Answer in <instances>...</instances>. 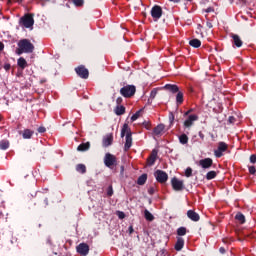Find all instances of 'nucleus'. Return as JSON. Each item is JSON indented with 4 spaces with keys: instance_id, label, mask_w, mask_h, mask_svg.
<instances>
[{
    "instance_id": "nucleus-1",
    "label": "nucleus",
    "mask_w": 256,
    "mask_h": 256,
    "mask_svg": "<svg viewBox=\"0 0 256 256\" xmlns=\"http://www.w3.org/2000/svg\"><path fill=\"white\" fill-rule=\"evenodd\" d=\"M17 46V55H23V53H33L35 51V45H33V43H31V40L29 39H21L18 42Z\"/></svg>"
},
{
    "instance_id": "nucleus-2",
    "label": "nucleus",
    "mask_w": 256,
    "mask_h": 256,
    "mask_svg": "<svg viewBox=\"0 0 256 256\" xmlns=\"http://www.w3.org/2000/svg\"><path fill=\"white\" fill-rule=\"evenodd\" d=\"M126 135V141L124 144V151L127 152L131 149L132 145H133V137H132V133H131V129L129 128V124L125 123L122 127L121 130V137H125Z\"/></svg>"
},
{
    "instance_id": "nucleus-3",
    "label": "nucleus",
    "mask_w": 256,
    "mask_h": 256,
    "mask_svg": "<svg viewBox=\"0 0 256 256\" xmlns=\"http://www.w3.org/2000/svg\"><path fill=\"white\" fill-rule=\"evenodd\" d=\"M35 205H38L41 209H45L49 205V195L45 192H37Z\"/></svg>"
},
{
    "instance_id": "nucleus-4",
    "label": "nucleus",
    "mask_w": 256,
    "mask_h": 256,
    "mask_svg": "<svg viewBox=\"0 0 256 256\" xmlns=\"http://www.w3.org/2000/svg\"><path fill=\"white\" fill-rule=\"evenodd\" d=\"M34 15L31 13L25 14L20 18V23L26 29H31L33 25H35V19H33Z\"/></svg>"
},
{
    "instance_id": "nucleus-5",
    "label": "nucleus",
    "mask_w": 256,
    "mask_h": 256,
    "mask_svg": "<svg viewBox=\"0 0 256 256\" xmlns=\"http://www.w3.org/2000/svg\"><path fill=\"white\" fill-rule=\"evenodd\" d=\"M137 88L134 85H126L120 89V94L122 97L129 99L135 95Z\"/></svg>"
},
{
    "instance_id": "nucleus-6",
    "label": "nucleus",
    "mask_w": 256,
    "mask_h": 256,
    "mask_svg": "<svg viewBox=\"0 0 256 256\" xmlns=\"http://www.w3.org/2000/svg\"><path fill=\"white\" fill-rule=\"evenodd\" d=\"M104 165L109 169H113L117 165V157L111 153H106L104 156Z\"/></svg>"
},
{
    "instance_id": "nucleus-7",
    "label": "nucleus",
    "mask_w": 256,
    "mask_h": 256,
    "mask_svg": "<svg viewBox=\"0 0 256 256\" xmlns=\"http://www.w3.org/2000/svg\"><path fill=\"white\" fill-rule=\"evenodd\" d=\"M154 177L156 181L161 184L167 183V180L169 179V175L163 170H156L154 172Z\"/></svg>"
},
{
    "instance_id": "nucleus-8",
    "label": "nucleus",
    "mask_w": 256,
    "mask_h": 256,
    "mask_svg": "<svg viewBox=\"0 0 256 256\" xmlns=\"http://www.w3.org/2000/svg\"><path fill=\"white\" fill-rule=\"evenodd\" d=\"M227 149H229V146L227 145V143L219 142L218 148L216 150H214L215 157H217L218 159L223 157V153H225V151H227Z\"/></svg>"
},
{
    "instance_id": "nucleus-9",
    "label": "nucleus",
    "mask_w": 256,
    "mask_h": 256,
    "mask_svg": "<svg viewBox=\"0 0 256 256\" xmlns=\"http://www.w3.org/2000/svg\"><path fill=\"white\" fill-rule=\"evenodd\" d=\"M171 185L174 191H183V189H185L183 180H179L177 177L171 179Z\"/></svg>"
},
{
    "instance_id": "nucleus-10",
    "label": "nucleus",
    "mask_w": 256,
    "mask_h": 256,
    "mask_svg": "<svg viewBox=\"0 0 256 256\" xmlns=\"http://www.w3.org/2000/svg\"><path fill=\"white\" fill-rule=\"evenodd\" d=\"M76 74L81 79H89V70L84 65H80L75 68Z\"/></svg>"
},
{
    "instance_id": "nucleus-11",
    "label": "nucleus",
    "mask_w": 256,
    "mask_h": 256,
    "mask_svg": "<svg viewBox=\"0 0 256 256\" xmlns=\"http://www.w3.org/2000/svg\"><path fill=\"white\" fill-rule=\"evenodd\" d=\"M198 120H199V116H197L196 114H191L184 121L183 125H184L185 129H191V127H193L195 121H198Z\"/></svg>"
},
{
    "instance_id": "nucleus-12",
    "label": "nucleus",
    "mask_w": 256,
    "mask_h": 256,
    "mask_svg": "<svg viewBox=\"0 0 256 256\" xmlns=\"http://www.w3.org/2000/svg\"><path fill=\"white\" fill-rule=\"evenodd\" d=\"M151 16L156 20L163 17V8H161L159 5H154L151 9Z\"/></svg>"
},
{
    "instance_id": "nucleus-13",
    "label": "nucleus",
    "mask_w": 256,
    "mask_h": 256,
    "mask_svg": "<svg viewBox=\"0 0 256 256\" xmlns=\"http://www.w3.org/2000/svg\"><path fill=\"white\" fill-rule=\"evenodd\" d=\"M76 251L79 253V255L87 256L89 255V245L87 243H80L76 247Z\"/></svg>"
},
{
    "instance_id": "nucleus-14",
    "label": "nucleus",
    "mask_w": 256,
    "mask_h": 256,
    "mask_svg": "<svg viewBox=\"0 0 256 256\" xmlns=\"http://www.w3.org/2000/svg\"><path fill=\"white\" fill-rule=\"evenodd\" d=\"M159 151L157 149H153L149 157L147 158L148 167H153L155 165V161H157V155Z\"/></svg>"
},
{
    "instance_id": "nucleus-15",
    "label": "nucleus",
    "mask_w": 256,
    "mask_h": 256,
    "mask_svg": "<svg viewBox=\"0 0 256 256\" xmlns=\"http://www.w3.org/2000/svg\"><path fill=\"white\" fill-rule=\"evenodd\" d=\"M199 166L202 169H211L213 167V159L211 158H204L199 161Z\"/></svg>"
},
{
    "instance_id": "nucleus-16",
    "label": "nucleus",
    "mask_w": 256,
    "mask_h": 256,
    "mask_svg": "<svg viewBox=\"0 0 256 256\" xmlns=\"http://www.w3.org/2000/svg\"><path fill=\"white\" fill-rule=\"evenodd\" d=\"M187 217L190 221H194V223H197V221L201 219V216H199V213L195 212V210H188Z\"/></svg>"
},
{
    "instance_id": "nucleus-17",
    "label": "nucleus",
    "mask_w": 256,
    "mask_h": 256,
    "mask_svg": "<svg viewBox=\"0 0 256 256\" xmlns=\"http://www.w3.org/2000/svg\"><path fill=\"white\" fill-rule=\"evenodd\" d=\"M232 37V43L235 45V47H243V40H241V37L237 34H231Z\"/></svg>"
},
{
    "instance_id": "nucleus-18",
    "label": "nucleus",
    "mask_w": 256,
    "mask_h": 256,
    "mask_svg": "<svg viewBox=\"0 0 256 256\" xmlns=\"http://www.w3.org/2000/svg\"><path fill=\"white\" fill-rule=\"evenodd\" d=\"M165 91H169V93L175 94L180 91L179 86L176 84H166L164 86Z\"/></svg>"
},
{
    "instance_id": "nucleus-19",
    "label": "nucleus",
    "mask_w": 256,
    "mask_h": 256,
    "mask_svg": "<svg viewBox=\"0 0 256 256\" xmlns=\"http://www.w3.org/2000/svg\"><path fill=\"white\" fill-rule=\"evenodd\" d=\"M183 247H185V239H183L182 237H177V241L174 246V249L176 251H181L183 249Z\"/></svg>"
},
{
    "instance_id": "nucleus-20",
    "label": "nucleus",
    "mask_w": 256,
    "mask_h": 256,
    "mask_svg": "<svg viewBox=\"0 0 256 256\" xmlns=\"http://www.w3.org/2000/svg\"><path fill=\"white\" fill-rule=\"evenodd\" d=\"M22 135L23 139H31L35 132L31 129H25L23 132H19Z\"/></svg>"
},
{
    "instance_id": "nucleus-21",
    "label": "nucleus",
    "mask_w": 256,
    "mask_h": 256,
    "mask_svg": "<svg viewBox=\"0 0 256 256\" xmlns=\"http://www.w3.org/2000/svg\"><path fill=\"white\" fill-rule=\"evenodd\" d=\"M110 145H113V134H108L103 138V146L109 147Z\"/></svg>"
},
{
    "instance_id": "nucleus-22",
    "label": "nucleus",
    "mask_w": 256,
    "mask_h": 256,
    "mask_svg": "<svg viewBox=\"0 0 256 256\" xmlns=\"http://www.w3.org/2000/svg\"><path fill=\"white\" fill-rule=\"evenodd\" d=\"M165 131V125L164 124H158L154 129L153 133L154 135H161Z\"/></svg>"
},
{
    "instance_id": "nucleus-23",
    "label": "nucleus",
    "mask_w": 256,
    "mask_h": 256,
    "mask_svg": "<svg viewBox=\"0 0 256 256\" xmlns=\"http://www.w3.org/2000/svg\"><path fill=\"white\" fill-rule=\"evenodd\" d=\"M177 95H176V104L177 105H183V101H184V93L183 91H178L176 92Z\"/></svg>"
},
{
    "instance_id": "nucleus-24",
    "label": "nucleus",
    "mask_w": 256,
    "mask_h": 256,
    "mask_svg": "<svg viewBox=\"0 0 256 256\" xmlns=\"http://www.w3.org/2000/svg\"><path fill=\"white\" fill-rule=\"evenodd\" d=\"M189 45L194 47V49H199V47H201V40L194 38L189 41Z\"/></svg>"
},
{
    "instance_id": "nucleus-25",
    "label": "nucleus",
    "mask_w": 256,
    "mask_h": 256,
    "mask_svg": "<svg viewBox=\"0 0 256 256\" xmlns=\"http://www.w3.org/2000/svg\"><path fill=\"white\" fill-rule=\"evenodd\" d=\"M179 143H181V145H187V143H189V136H187V134H181L179 137Z\"/></svg>"
},
{
    "instance_id": "nucleus-26",
    "label": "nucleus",
    "mask_w": 256,
    "mask_h": 256,
    "mask_svg": "<svg viewBox=\"0 0 256 256\" xmlns=\"http://www.w3.org/2000/svg\"><path fill=\"white\" fill-rule=\"evenodd\" d=\"M90 147H91V143L89 142L82 143L77 147V151H89Z\"/></svg>"
},
{
    "instance_id": "nucleus-27",
    "label": "nucleus",
    "mask_w": 256,
    "mask_h": 256,
    "mask_svg": "<svg viewBox=\"0 0 256 256\" xmlns=\"http://www.w3.org/2000/svg\"><path fill=\"white\" fill-rule=\"evenodd\" d=\"M76 171L83 175V174L87 173V166H85V164H77Z\"/></svg>"
},
{
    "instance_id": "nucleus-28",
    "label": "nucleus",
    "mask_w": 256,
    "mask_h": 256,
    "mask_svg": "<svg viewBox=\"0 0 256 256\" xmlns=\"http://www.w3.org/2000/svg\"><path fill=\"white\" fill-rule=\"evenodd\" d=\"M17 65L20 67V69H25L27 67V60H25L23 57H20L17 61Z\"/></svg>"
},
{
    "instance_id": "nucleus-29",
    "label": "nucleus",
    "mask_w": 256,
    "mask_h": 256,
    "mask_svg": "<svg viewBox=\"0 0 256 256\" xmlns=\"http://www.w3.org/2000/svg\"><path fill=\"white\" fill-rule=\"evenodd\" d=\"M114 113L116 115H125V106H116Z\"/></svg>"
},
{
    "instance_id": "nucleus-30",
    "label": "nucleus",
    "mask_w": 256,
    "mask_h": 256,
    "mask_svg": "<svg viewBox=\"0 0 256 256\" xmlns=\"http://www.w3.org/2000/svg\"><path fill=\"white\" fill-rule=\"evenodd\" d=\"M235 219H236V221H239V223L241 225H243L245 223V215H243V213H241V212H238L236 214Z\"/></svg>"
},
{
    "instance_id": "nucleus-31",
    "label": "nucleus",
    "mask_w": 256,
    "mask_h": 256,
    "mask_svg": "<svg viewBox=\"0 0 256 256\" xmlns=\"http://www.w3.org/2000/svg\"><path fill=\"white\" fill-rule=\"evenodd\" d=\"M10 143L9 140H1L0 141V149L2 151H7V148L9 147Z\"/></svg>"
},
{
    "instance_id": "nucleus-32",
    "label": "nucleus",
    "mask_w": 256,
    "mask_h": 256,
    "mask_svg": "<svg viewBox=\"0 0 256 256\" xmlns=\"http://www.w3.org/2000/svg\"><path fill=\"white\" fill-rule=\"evenodd\" d=\"M147 183V174H142L138 179H137V184L138 185H145Z\"/></svg>"
},
{
    "instance_id": "nucleus-33",
    "label": "nucleus",
    "mask_w": 256,
    "mask_h": 256,
    "mask_svg": "<svg viewBox=\"0 0 256 256\" xmlns=\"http://www.w3.org/2000/svg\"><path fill=\"white\" fill-rule=\"evenodd\" d=\"M177 235H178V237H183V236L187 235V228L183 227V226L179 227L177 229Z\"/></svg>"
},
{
    "instance_id": "nucleus-34",
    "label": "nucleus",
    "mask_w": 256,
    "mask_h": 256,
    "mask_svg": "<svg viewBox=\"0 0 256 256\" xmlns=\"http://www.w3.org/2000/svg\"><path fill=\"white\" fill-rule=\"evenodd\" d=\"M144 217H145L146 221H153L155 219V216H153V214H151V212H149V210L144 211Z\"/></svg>"
},
{
    "instance_id": "nucleus-35",
    "label": "nucleus",
    "mask_w": 256,
    "mask_h": 256,
    "mask_svg": "<svg viewBox=\"0 0 256 256\" xmlns=\"http://www.w3.org/2000/svg\"><path fill=\"white\" fill-rule=\"evenodd\" d=\"M215 177H217V172L216 171H209L207 174H206V179L207 181H211V179H215Z\"/></svg>"
},
{
    "instance_id": "nucleus-36",
    "label": "nucleus",
    "mask_w": 256,
    "mask_h": 256,
    "mask_svg": "<svg viewBox=\"0 0 256 256\" xmlns=\"http://www.w3.org/2000/svg\"><path fill=\"white\" fill-rule=\"evenodd\" d=\"M139 117H141V110L137 111L135 114L132 115L131 121H137Z\"/></svg>"
},
{
    "instance_id": "nucleus-37",
    "label": "nucleus",
    "mask_w": 256,
    "mask_h": 256,
    "mask_svg": "<svg viewBox=\"0 0 256 256\" xmlns=\"http://www.w3.org/2000/svg\"><path fill=\"white\" fill-rule=\"evenodd\" d=\"M73 3L76 7H83V4L85 3L84 0H73Z\"/></svg>"
},
{
    "instance_id": "nucleus-38",
    "label": "nucleus",
    "mask_w": 256,
    "mask_h": 256,
    "mask_svg": "<svg viewBox=\"0 0 256 256\" xmlns=\"http://www.w3.org/2000/svg\"><path fill=\"white\" fill-rule=\"evenodd\" d=\"M185 176L186 177H192L193 176V169L191 167H188L186 170H185Z\"/></svg>"
},
{
    "instance_id": "nucleus-39",
    "label": "nucleus",
    "mask_w": 256,
    "mask_h": 256,
    "mask_svg": "<svg viewBox=\"0 0 256 256\" xmlns=\"http://www.w3.org/2000/svg\"><path fill=\"white\" fill-rule=\"evenodd\" d=\"M107 196H108V197H113V185H110V186L107 188Z\"/></svg>"
},
{
    "instance_id": "nucleus-40",
    "label": "nucleus",
    "mask_w": 256,
    "mask_h": 256,
    "mask_svg": "<svg viewBox=\"0 0 256 256\" xmlns=\"http://www.w3.org/2000/svg\"><path fill=\"white\" fill-rule=\"evenodd\" d=\"M168 117H169L170 125H173V121H175V115L173 114V112H170Z\"/></svg>"
},
{
    "instance_id": "nucleus-41",
    "label": "nucleus",
    "mask_w": 256,
    "mask_h": 256,
    "mask_svg": "<svg viewBox=\"0 0 256 256\" xmlns=\"http://www.w3.org/2000/svg\"><path fill=\"white\" fill-rule=\"evenodd\" d=\"M235 121H237V119L235 118V116H229L228 118V123L230 125H233V123H235Z\"/></svg>"
},
{
    "instance_id": "nucleus-42",
    "label": "nucleus",
    "mask_w": 256,
    "mask_h": 256,
    "mask_svg": "<svg viewBox=\"0 0 256 256\" xmlns=\"http://www.w3.org/2000/svg\"><path fill=\"white\" fill-rule=\"evenodd\" d=\"M249 173H250V175H255V173H256V169H255V166H249Z\"/></svg>"
},
{
    "instance_id": "nucleus-43",
    "label": "nucleus",
    "mask_w": 256,
    "mask_h": 256,
    "mask_svg": "<svg viewBox=\"0 0 256 256\" xmlns=\"http://www.w3.org/2000/svg\"><path fill=\"white\" fill-rule=\"evenodd\" d=\"M150 97L152 98V99H155V97H157V90H152L151 91V93H150Z\"/></svg>"
},
{
    "instance_id": "nucleus-44",
    "label": "nucleus",
    "mask_w": 256,
    "mask_h": 256,
    "mask_svg": "<svg viewBox=\"0 0 256 256\" xmlns=\"http://www.w3.org/2000/svg\"><path fill=\"white\" fill-rule=\"evenodd\" d=\"M117 215L120 219H125V212L118 211Z\"/></svg>"
},
{
    "instance_id": "nucleus-45",
    "label": "nucleus",
    "mask_w": 256,
    "mask_h": 256,
    "mask_svg": "<svg viewBox=\"0 0 256 256\" xmlns=\"http://www.w3.org/2000/svg\"><path fill=\"white\" fill-rule=\"evenodd\" d=\"M250 163H256V154L250 156Z\"/></svg>"
},
{
    "instance_id": "nucleus-46",
    "label": "nucleus",
    "mask_w": 256,
    "mask_h": 256,
    "mask_svg": "<svg viewBox=\"0 0 256 256\" xmlns=\"http://www.w3.org/2000/svg\"><path fill=\"white\" fill-rule=\"evenodd\" d=\"M148 193H149V195H155V187H150L148 189Z\"/></svg>"
},
{
    "instance_id": "nucleus-47",
    "label": "nucleus",
    "mask_w": 256,
    "mask_h": 256,
    "mask_svg": "<svg viewBox=\"0 0 256 256\" xmlns=\"http://www.w3.org/2000/svg\"><path fill=\"white\" fill-rule=\"evenodd\" d=\"M143 125H144L145 129H147L148 131H149V129H151V123L144 122Z\"/></svg>"
},
{
    "instance_id": "nucleus-48",
    "label": "nucleus",
    "mask_w": 256,
    "mask_h": 256,
    "mask_svg": "<svg viewBox=\"0 0 256 256\" xmlns=\"http://www.w3.org/2000/svg\"><path fill=\"white\" fill-rule=\"evenodd\" d=\"M4 69H5V71H10L11 70V64H9V63L4 64Z\"/></svg>"
},
{
    "instance_id": "nucleus-49",
    "label": "nucleus",
    "mask_w": 256,
    "mask_h": 256,
    "mask_svg": "<svg viewBox=\"0 0 256 256\" xmlns=\"http://www.w3.org/2000/svg\"><path fill=\"white\" fill-rule=\"evenodd\" d=\"M45 131H47V129L45 127H43V126H40L38 128V133H45Z\"/></svg>"
},
{
    "instance_id": "nucleus-50",
    "label": "nucleus",
    "mask_w": 256,
    "mask_h": 256,
    "mask_svg": "<svg viewBox=\"0 0 256 256\" xmlns=\"http://www.w3.org/2000/svg\"><path fill=\"white\" fill-rule=\"evenodd\" d=\"M116 103H117L118 106L121 105V103H123V98L118 97V98L116 99Z\"/></svg>"
},
{
    "instance_id": "nucleus-51",
    "label": "nucleus",
    "mask_w": 256,
    "mask_h": 256,
    "mask_svg": "<svg viewBox=\"0 0 256 256\" xmlns=\"http://www.w3.org/2000/svg\"><path fill=\"white\" fill-rule=\"evenodd\" d=\"M191 113H193V109H189L188 111H186L184 113V117H187V116L191 115Z\"/></svg>"
},
{
    "instance_id": "nucleus-52",
    "label": "nucleus",
    "mask_w": 256,
    "mask_h": 256,
    "mask_svg": "<svg viewBox=\"0 0 256 256\" xmlns=\"http://www.w3.org/2000/svg\"><path fill=\"white\" fill-rule=\"evenodd\" d=\"M213 11H215V9H213V7H208L206 9V13H213Z\"/></svg>"
},
{
    "instance_id": "nucleus-53",
    "label": "nucleus",
    "mask_w": 256,
    "mask_h": 256,
    "mask_svg": "<svg viewBox=\"0 0 256 256\" xmlns=\"http://www.w3.org/2000/svg\"><path fill=\"white\" fill-rule=\"evenodd\" d=\"M206 27H208V29H213V23L206 22Z\"/></svg>"
},
{
    "instance_id": "nucleus-54",
    "label": "nucleus",
    "mask_w": 256,
    "mask_h": 256,
    "mask_svg": "<svg viewBox=\"0 0 256 256\" xmlns=\"http://www.w3.org/2000/svg\"><path fill=\"white\" fill-rule=\"evenodd\" d=\"M199 137H200V139H202V141H203V139H205V134H203V132H199Z\"/></svg>"
},
{
    "instance_id": "nucleus-55",
    "label": "nucleus",
    "mask_w": 256,
    "mask_h": 256,
    "mask_svg": "<svg viewBox=\"0 0 256 256\" xmlns=\"http://www.w3.org/2000/svg\"><path fill=\"white\" fill-rule=\"evenodd\" d=\"M3 49H5V44H3V42H0V51H3Z\"/></svg>"
},
{
    "instance_id": "nucleus-56",
    "label": "nucleus",
    "mask_w": 256,
    "mask_h": 256,
    "mask_svg": "<svg viewBox=\"0 0 256 256\" xmlns=\"http://www.w3.org/2000/svg\"><path fill=\"white\" fill-rule=\"evenodd\" d=\"M219 252L222 253V255H223V254H225L226 250H225L224 247H221V248L219 249Z\"/></svg>"
},
{
    "instance_id": "nucleus-57",
    "label": "nucleus",
    "mask_w": 256,
    "mask_h": 256,
    "mask_svg": "<svg viewBox=\"0 0 256 256\" xmlns=\"http://www.w3.org/2000/svg\"><path fill=\"white\" fill-rule=\"evenodd\" d=\"M133 231H134L133 226H130V227H129V233H130V235H131V233H133Z\"/></svg>"
},
{
    "instance_id": "nucleus-58",
    "label": "nucleus",
    "mask_w": 256,
    "mask_h": 256,
    "mask_svg": "<svg viewBox=\"0 0 256 256\" xmlns=\"http://www.w3.org/2000/svg\"><path fill=\"white\" fill-rule=\"evenodd\" d=\"M169 1H171L172 3H180L181 2V0H169Z\"/></svg>"
},
{
    "instance_id": "nucleus-59",
    "label": "nucleus",
    "mask_w": 256,
    "mask_h": 256,
    "mask_svg": "<svg viewBox=\"0 0 256 256\" xmlns=\"http://www.w3.org/2000/svg\"><path fill=\"white\" fill-rule=\"evenodd\" d=\"M14 1H15V3L21 4V2H22L23 0H14Z\"/></svg>"
},
{
    "instance_id": "nucleus-60",
    "label": "nucleus",
    "mask_w": 256,
    "mask_h": 256,
    "mask_svg": "<svg viewBox=\"0 0 256 256\" xmlns=\"http://www.w3.org/2000/svg\"><path fill=\"white\" fill-rule=\"evenodd\" d=\"M3 121V116L0 114V122Z\"/></svg>"
},
{
    "instance_id": "nucleus-61",
    "label": "nucleus",
    "mask_w": 256,
    "mask_h": 256,
    "mask_svg": "<svg viewBox=\"0 0 256 256\" xmlns=\"http://www.w3.org/2000/svg\"><path fill=\"white\" fill-rule=\"evenodd\" d=\"M125 167L121 166V171H124Z\"/></svg>"
},
{
    "instance_id": "nucleus-62",
    "label": "nucleus",
    "mask_w": 256,
    "mask_h": 256,
    "mask_svg": "<svg viewBox=\"0 0 256 256\" xmlns=\"http://www.w3.org/2000/svg\"><path fill=\"white\" fill-rule=\"evenodd\" d=\"M46 80H41L40 83H45Z\"/></svg>"
}]
</instances>
